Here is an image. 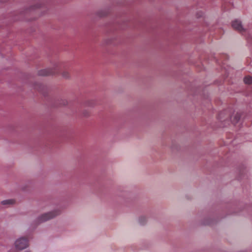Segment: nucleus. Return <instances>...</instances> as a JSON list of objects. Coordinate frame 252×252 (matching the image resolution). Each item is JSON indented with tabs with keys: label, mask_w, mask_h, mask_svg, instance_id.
Returning <instances> with one entry per match:
<instances>
[{
	"label": "nucleus",
	"mask_w": 252,
	"mask_h": 252,
	"mask_svg": "<svg viewBox=\"0 0 252 252\" xmlns=\"http://www.w3.org/2000/svg\"><path fill=\"white\" fill-rule=\"evenodd\" d=\"M61 210H56L43 214L38 218V220L40 222L46 221L58 216L61 214Z\"/></svg>",
	"instance_id": "1"
},
{
	"label": "nucleus",
	"mask_w": 252,
	"mask_h": 252,
	"mask_svg": "<svg viewBox=\"0 0 252 252\" xmlns=\"http://www.w3.org/2000/svg\"><path fill=\"white\" fill-rule=\"evenodd\" d=\"M15 247L17 250H23L29 246V243L27 238L22 237L17 239L14 243Z\"/></svg>",
	"instance_id": "2"
},
{
	"label": "nucleus",
	"mask_w": 252,
	"mask_h": 252,
	"mask_svg": "<svg viewBox=\"0 0 252 252\" xmlns=\"http://www.w3.org/2000/svg\"><path fill=\"white\" fill-rule=\"evenodd\" d=\"M107 12L105 10H100L98 12V15L100 17H102L107 14Z\"/></svg>",
	"instance_id": "7"
},
{
	"label": "nucleus",
	"mask_w": 252,
	"mask_h": 252,
	"mask_svg": "<svg viewBox=\"0 0 252 252\" xmlns=\"http://www.w3.org/2000/svg\"><path fill=\"white\" fill-rule=\"evenodd\" d=\"M244 81L245 84H251L252 83V78L251 77H250V76L246 77L244 79Z\"/></svg>",
	"instance_id": "6"
},
{
	"label": "nucleus",
	"mask_w": 252,
	"mask_h": 252,
	"mask_svg": "<svg viewBox=\"0 0 252 252\" xmlns=\"http://www.w3.org/2000/svg\"><path fill=\"white\" fill-rule=\"evenodd\" d=\"M32 9H35L34 7H32Z\"/></svg>",
	"instance_id": "13"
},
{
	"label": "nucleus",
	"mask_w": 252,
	"mask_h": 252,
	"mask_svg": "<svg viewBox=\"0 0 252 252\" xmlns=\"http://www.w3.org/2000/svg\"><path fill=\"white\" fill-rule=\"evenodd\" d=\"M146 219L145 217H142L139 218V222L141 224H143L146 222Z\"/></svg>",
	"instance_id": "9"
},
{
	"label": "nucleus",
	"mask_w": 252,
	"mask_h": 252,
	"mask_svg": "<svg viewBox=\"0 0 252 252\" xmlns=\"http://www.w3.org/2000/svg\"><path fill=\"white\" fill-rule=\"evenodd\" d=\"M67 101L65 100H63V104L65 105L66 104H67Z\"/></svg>",
	"instance_id": "11"
},
{
	"label": "nucleus",
	"mask_w": 252,
	"mask_h": 252,
	"mask_svg": "<svg viewBox=\"0 0 252 252\" xmlns=\"http://www.w3.org/2000/svg\"><path fill=\"white\" fill-rule=\"evenodd\" d=\"M59 68L57 66H55L53 68H47L40 70L38 71V74L40 76H48L53 75L58 72Z\"/></svg>",
	"instance_id": "3"
},
{
	"label": "nucleus",
	"mask_w": 252,
	"mask_h": 252,
	"mask_svg": "<svg viewBox=\"0 0 252 252\" xmlns=\"http://www.w3.org/2000/svg\"><path fill=\"white\" fill-rule=\"evenodd\" d=\"M40 6V5H37V7H38H38H39Z\"/></svg>",
	"instance_id": "12"
},
{
	"label": "nucleus",
	"mask_w": 252,
	"mask_h": 252,
	"mask_svg": "<svg viewBox=\"0 0 252 252\" xmlns=\"http://www.w3.org/2000/svg\"><path fill=\"white\" fill-rule=\"evenodd\" d=\"M240 118V116L239 114H236L234 116V119L236 120V122H237Z\"/></svg>",
	"instance_id": "10"
},
{
	"label": "nucleus",
	"mask_w": 252,
	"mask_h": 252,
	"mask_svg": "<svg viewBox=\"0 0 252 252\" xmlns=\"http://www.w3.org/2000/svg\"><path fill=\"white\" fill-rule=\"evenodd\" d=\"M62 76L64 78L67 79L70 77V74L67 71H63L62 73Z\"/></svg>",
	"instance_id": "8"
},
{
	"label": "nucleus",
	"mask_w": 252,
	"mask_h": 252,
	"mask_svg": "<svg viewBox=\"0 0 252 252\" xmlns=\"http://www.w3.org/2000/svg\"><path fill=\"white\" fill-rule=\"evenodd\" d=\"M232 27L239 32H245V29L243 27L241 21L238 20H235L232 22Z\"/></svg>",
	"instance_id": "4"
},
{
	"label": "nucleus",
	"mask_w": 252,
	"mask_h": 252,
	"mask_svg": "<svg viewBox=\"0 0 252 252\" xmlns=\"http://www.w3.org/2000/svg\"><path fill=\"white\" fill-rule=\"evenodd\" d=\"M15 203V200L13 199H10L3 200L1 202V204L3 205H10Z\"/></svg>",
	"instance_id": "5"
}]
</instances>
